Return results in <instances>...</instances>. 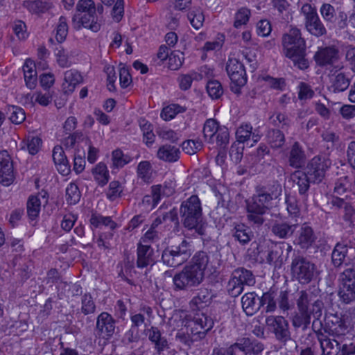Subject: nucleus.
Masks as SVG:
<instances>
[{
    "label": "nucleus",
    "instance_id": "obj_1",
    "mask_svg": "<svg viewBox=\"0 0 355 355\" xmlns=\"http://www.w3.org/2000/svg\"><path fill=\"white\" fill-rule=\"evenodd\" d=\"M209 264V257L205 252H197L191 262L173 277L174 289L185 291L199 286L204 280Z\"/></svg>",
    "mask_w": 355,
    "mask_h": 355
},
{
    "label": "nucleus",
    "instance_id": "obj_2",
    "mask_svg": "<svg viewBox=\"0 0 355 355\" xmlns=\"http://www.w3.org/2000/svg\"><path fill=\"white\" fill-rule=\"evenodd\" d=\"M297 300V312L292 317L291 322L294 328H302L305 330L311 323V316L313 315L319 323V318L322 315L324 304L322 300H317L311 303V295L305 291H301L298 293Z\"/></svg>",
    "mask_w": 355,
    "mask_h": 355
},
{
    "label": "nucleus",
    "instance_id": "obj_3",
    "mask_svg": "<svg viewBox=\"0 0 355 355\" xmlns=\"http://www.w3.org/2000/svg\"><path fill=\"white\" fill-rule=\"evenodd\" d=\"M284 55L291 59L295 67L301 70L306 69L309 62L306 57V43L302 37L300 30L291 28L282 36Z\"/></svg>",
    "mask_w": 355,
    "mask_h": 355
},
{
    "label": "nucleus",
    "instance_id": "obj_4",
    "mask_svg": "<svg viewBox=\"0 0 355 355\" xmlns=\"http://www.w3.org/2000/svg\"><path fill=\"white\" fill-rule=\"evenodd\" d=\"M213 326L214 321L211 318L204 313H198L188 322L185 330L178 331L176 338L184 345L191 346L194 342L204 338Z\"/></svg>",
    "mask_w": 355,
    "mask_h": 355
},
{
    "label": "nucleus",
    "instance_id": "obj_5",
    "mask_svg": "<svg viewBox=\"0 0 355 355\" xmlns=\"http://www.w3.org/2000/svg\"><path fill=\"white\" fill-rule=\"evenodd\" d=\"M183 225L188 230H195L199 235L205 234V223L202 219L201 202L196 195L184 200L180 208Z\"/></svg>",
    "mask_w": 355,
    "mask_h": 355
},
{
    "label": "nucleus",
    "instance_id": "obj_6",
    "mask_svg": "<svg viewBox=\"0 0 355 355\" xmlns=\"http://www.w3.org/2000/svg\"><path fill=\"white\" fill-rule=\"evenodd\" d=\"M271 205L272 200L257 188L256 193L247 201V218L249 222L257 227L262 225L265 221L263 216L269 210Z\"/></svg>",
    "mask_w": 355,
    "mask_h": 355
},
{
    "label": "nucleus",
    "instance_id": "obj_7",
    "mask_svg": "<svg viewBox=\"0 0 355 355\" xmlns=\"http://www.w3.org/2000/svg\"><path fill=\"white\" fill-rule=\"evenodd\" d=\"M193 252L192 242L182 239L178 245L168 246L164 249L162 260L168 266L177 267L186 262Z\"/></svg>",
    "mask_w": 355,
    "mask_h": 355
},
{
    "label": "nucleus",
    "instance_id": "obj_8",
    "mask_svg": "<svg viewBox=\"0 0 355 355\" xmlns=\"http://www.w3.org/2000/svg\"><path fill=\"white\" fill-rule=\"evenodd\" d=\"M291 268L293 276L303 284H309L317 274L315 263L302 255L292 259Z\"/></svg>",
    "mask_w": 355,
    "mask_h": 355
},
{
    "label": "nucleus",
    "instance_id": "obj_9",
    "mask_svg": "<svg viewBox=\"0 0 355 355\" xmlns=\"http://www.w3.org/2000/svg\"><path fill=\"white\" fill-rule=\"evenodd\" d=\"M331 165V161L327 157L315 156L309 162L306 172L312 182L320 183L324 179L326 172Z\"/></svg>",
    "mask_w": 355,
    "mask_h": 355
},
{
    "label": "nucleus",
    "instance_id": "obj_10",
    "mask_svg": "<svg viewBox=\"0 0 355 355\" xmlns=\"http://www.w3.org/2000/svg\"><path fill=\"white\" fill-rule=\"evenodd\" d=\"M312 328L320 343L322 349L321 355H338L340 345L343 341L335 338H330L325 334L322 329L321 321H319L318 328L316 327V321H313Z\"/></svg>",
    "mask_w": 355,
    "mask_h": 355
},
{
    "label": "nucleus",
    "instance_id": "obj_11",
    "mask_svg": "<svg viewBox=\"0 0 355 355\" xmlns=\"http://www.w3.org/2000/svg\"><path fill=\"white\" fill-rule=\"evenodd\" d=\"M266 323L279 342L286 343L291 340L288 322L283 316H268L266 319Z\"/></svg>",
    "mask_w": 355,
    "mask_h": 355
},
{
    "label": "nucleus",
    "instance_id": "obj_12",
    "mask_svg": "<svg viewBox=\"0 0 355 355\" xmlns=\"http://www.w3.org/2000/svg\"><path fill=\"white\" fill-rule=\"evenodd\" d=\"M302 15L304 17L305 28L309 33L316 37L327 33L326 28L319 18L315 8L305 6L302 8Z\"/></svg>",
    "mask_w": 355,
    "mask_h": 355
},
{
    "label": "nucleus",
    "instance_id": "obj_13",
    "mask_svg": "<svg viewBox=\"0 0 355 355\" xmlns=\"http://www.w3.org/2000/svg\"><path fill=\"white\" fill-rule=\"evenodd\" d=\"M96 11L74 15L72 19L73 27L80 29L83 26L94 32H97L101 28V20L96 15Z\"/></svg>",
    "mask_w": 355,
    "mask_h": 355
},
{
    "label": "nucleus",
    "instance_id": "obj_14",
    "mask_svg": "<svg viewBox=\"0 0 355 355\" xmlns=\"http://www.w3.org/2000/svg\"><path fill=\"white\" fill-rule=\"evenodd\" d=\"M115 331V320L107 312H102L96 319V334L99 338L109 339Z\"/></svg>",
    "mask_w": 355,
    "mask_h": 355
},
{
    "label": "nucleus",
    "instance_id": "obj_15",
    "mask_svg": "<svg viewBox=\"0 0 355 355\" xmlns=\"http://www.w3.org/2000/svg\"><path fill=\"white\" fill-rule=\"evenodd\" d=\"M14 180L15 173L11 157L6 150L0 151V184L8 187Z\"/></svg>",
    "mask_w": 355,
    "mask_h": 355
},
{
    "label": "nucleus",
    "instance_id": "obj_16",
    "mask_svg": "<svg viewBox=\"0 0 355 355\" xmlns=\"http://www.w3.org/2000/svg\"><path fill=\"white\" fill-rule=\"evenodd\" d=\"M320 12L323 19L331 24H337L340 28H344L346 26L347 15L342 11L337 13L335 8L330 3H323L320 8Z\"/></svg>",
    "mask_w": 355,
    "mask_h": 355
},
{
    "label": "nucleus",
    "instance_id": "obj_17",
    "mask_svg": "<svg viewBox=\"0 0 355 355\" xmlns=\"http://www.w3.org/2000/svg\"><path fill=\"white\" fill-rule=\"evenodd\" d=\"M316 239L317 236L313 228L306 223H304L297 230L294 244L302 250H308L315 243Z\"/></svg>",
    "mask_w": 355,
    "mask_h": 355
},
{
    "label": "nucleus",
    "instance_id": "obj_18",
    "mask_svg": "<svg viewBox=\"0 0 355 355\" xmlns=\"http://www.w3.org/2000/svg\"><path fill=\"white\" fill-rule=\"evenodd\" d=\"M226 71L232 83L244 85L246 83L245 71L243 64L238 59L230 58L226 66Z\"/></svg>",
    "mask_w": 355,
    "mask_h": 355
},
{
    "label": "nucleus",
    "instance_id": "obj_19",
    "mask_svg": "<svg viewBox=\"0 0 355 355\" xmlns=\"http://www.w3.org/2000/svg\"><path fill=\"white\" fill-rule=\"evenodd\" d=\"M236 354L243 352L244 355H257L263 349V345L257 340L243 338L233 344Z\"/></svg>",
    "mask_w": 355,
    "mask_h": 355
},
{
    "label": "nucleus",
    "instance_id": "obj_20",
    "mask_svg": "<svg viewBox=\"0 0 355 355\" xmlns=\"http://www.w3.org/2000/svg\"><path fill=\"white\" fill-rule=\"evenodd\" d=\"M141 311L144 312V313H139L133 314L130 317L132 326L127 334L128 336V340L130 342H135L139 340V334L137 331V328L145 324L146 318L144 314L147 315L148 317H150L153 313V310L149 306L143 308Z\"/></svg>",
    "mask_w": 355,
    "mask_h": 355
},
{
    "label": "nucleus",
    "instance_id": "obj_21",
    "mask_svg": "<svg viewBox=\"0 0 355 355\" xmlns=\"http://www.w3.org/2000/svg\"><path fill=\"white\" fill-rule=\"evenodd\" d=\"M338 50L334 46L320 48L314 55L317 64L321 67L331 65L338 59Z\"/></svg>",
    "mask_w": 355,
    "mask_h": 355
},
{
    "label": "nucleus",
    "instance_id": "obj_22",
    "mask_svg": "<svg viewBox=\"0 0 355 355\" xmlns=\"http://www.w3.org/2000/svg\"><path fill=\"white\" fill-rule=\"evenodd\" d=\"M149 340L154 345V349L157 355H164V352L169 349L167 339L162 335L156 327H151L147 330Z\"/></svg>",
    "mask_w": 355,
    "mask_h": 355
},
{
    "label": "nucleus",
    "instance_id": "obj_23",
    "mask_svg": "<svg viewBox=\"0 0 355 355\" xmlns=\"http://www.w3.org/2000/svg\"><path fill=\"white\" fill-rule=\"evenodd\" d=\"M175 192V183L173 181L165 182L163 185L157 184L152 187V198L153 207L159 201L162 196H170ZM150 196H146L144 200L149 202Z\"/></svg>",
    "mask_w": 355,
    "mask_h": 355
},
{
    "label": "nucleus",
    "instance_id": "obj_24",
    "mask_svg": "<svg viewBox=\"0 0 355 355\" xmlns=\"http://www.w3.org/2000/svg\"><path fill=\"white\" fill-rule=\"evenodd\" d=\"M288 164L293 168L302 167L306 162V154L299 142L295 141L291 147L288 155Z\"/></svg>",
    "mask_w": 355,
    "mask_h": 355
},
{
    "label": "nucleus",
    "instance_id": "obj_25",
    "mask_svg": "<svg viewBox=\"0 0 355 355\" xmlns=\"http://www.w3.org/2000/svg\"><path fill=\"white\" fill-rule=\"evenodd\" d=\"M297 223L287 221H275L271 227L272 233L279 239H286L297 230Z\"/></svg>",
    "mask_w": 355,
    "mask_h": 355
},
{
    "label": "nucleus",
    "instance_id": "obj_26",
    "mask_svg": "<svg viewBox=\"0 0 355 355\" xmlns=\"http://www.w3.org/2000/svg\"><path fill=\"white\" fill-rule=\"evenodd\" d=\"M82 82L83 77L77 70L70 69L66 71L64 73V81L62 85L64 93L67 94L73 93L76 86Z\"/></svg>",
    "mask_w": 355,
    "mask_h": 355
},
{
    "label": "nucleus",
    "instance_id": "obj_27",
    "mask_svg": "<svg viewBox=\"0 0 355 355\" xmlns=\"http://www.w3.org/2000/svg\"><path fill=\"white\" fill-rule=\"evenodd\" d=\"M236 141L243 144L244 142H248L252 140V144L250 146H253V144L258 142L260 139V135L257 132L256 130L252 131V127L251 125L245 123L241 124L236 130Z\"/></svg>",
    "mask_w": 355,
    "mask_h": 355
},
{
    "label": "nucleus",
    "instance_id": "obj_28",
    "mask_svg": "<svg viewBox=\"0 0 355 355\" xmlns=\"http://www.w3.org/2000/svg\"><path fill=\"white\" fill-rule=\"evenodd\" d=\"M153 249L150 245L139 244L137 247V267L143 268L153 264Z\"/></svg>",
    "mask_w": 355,
    "mask_h": 355
},
{
    "label": "nucleus",
    "instance_id": "obj_29",
    "mask_svg": "<svg viewBox=\"0 0 355 355\" xmlns=\"http://www.w3.org/2000/svg\"><path fill=\"white\" fill-rule=\"evenodd\" d=\"M180 151L178 148L171 145H163L157 150V157L164 162H175L180 158Z\"/></svg>",
    "mask_w": 355,
    "mask_h": 355
},
{
    "label": "nucleus",
    "instance_id": "obj_30",
    "mask_svg": "<svg viewBox=\"0 0 355 355\" xmlns=\"http://www.w3.org/2000/svg\"><path fill=\"white\" fill-rule=\"evenodd\" d=\"M254 293H248L241 298L242 307L248 315H253L260 308L259 300Z\"/></svg>",
    "mask_w": 355,
    "mask_h": 355
},
{
    "label": "nucleus",
    "instance_id": "obj_31",
    "mask_svg": "<svg viewBox=\"0 0 355 355\" xmlns=\"http://www.w3.org/2000/svg\"><path fill=\"white\" fill-rule=\"evenodd\" d=\"M291 179L298 187V191L300 195H305L312 182L306 172L296 171L291 175Z\"/></svg>",
    "mask_w": 355,
    "mask_h": 355
},
{
    "label": "nucleus",
    "instance_id": "obj_32",
    "mask_svg": "<svg viewBox=\"0 0 355 355\" xmlns=\"http://www.w3.org/2000/svg\"><path fill=\"white\" fill-rule=\"evenodd\" d=\"M23 6L31 12L40 14L48 11L53 3L47 0H28L24 2Z\"/></svg>",
    "mask_w": 355,
    "mask_h": 355
},
{
    "label": "nucleus",
    "instance_id": "obj_33",
    "mask_svg": "<svg viewBox=\"0 0 355 355\" xmlns=\"http://www.w3.org/2000/svg\"><path fill=\"white\" fill-rule=\"evenodd\" d=\"M92 175L97 184L101 186H105L109 181L110 174L106 165L102 162L98 163L93 169Z\"/></svg>",
    "mask_w": 355,
    "mask_h": 355
},
{
    "label": "nucleus",
    "instance_id": "obj_34",
    "mask_svg": "<svg viewBox=\"0 0 355 355\" xmlns=\"http://www.w3.org/2000/svg\"><path fill=\"white\" fill-rule=\"evenodd\" d=\"M331 87L334 92H340L346 90L349 84V78L343 72L333 74L331 78Z\"/></svg>",
    "mask_w": 355,
    "mask_h": 355
},
{
    "label": "nucleus",
    "instance_id": "obj_35",
    "mask_svg": "<svg viewBox=\"0 0 355 355\" xmlns=\"http://www.w3.org/2000/svg\"><path fill=\"white\" fill-rule=\"evenodd\" d=\"M24 80L26 86L32 89L35 88L37 83V73L35 64L31 61H26L23 66Z\"/></svg>",
    "mask_w": 355,
    "mask_h": 355
},
{
    "label": "nucleus",
    "instance_id": "obj_36",
    "mask_svg": "<svg viewBox=\"0 0 355 355\" xmlns=\"http://www.w3.org/2000/svg\"><path fill=\"white\" fill-rule=\"evenodd\" d=\"M257 188L272 201L277 199L282 193V185L277 181L272 182L266 186L257 187Z\"/></svg>",
    "mask_w": 355,
    "mask_h": 355
},
{
    "label": "nucleus",
    "instance_id": "obj_37",
    "mask_svg": "<svg viewBox=\"0 0 355 355\" xmlns=\"http://www.w3.org/2000/svg\"><path fill=\"white\" fill-rule=\"evenodd\" d=\"M187 19L193 28L200 29L205 21L202 10L200 7H193L187 13Z\"/></svg>",
    "mask_w": 355,
    "mask_h": 355
},
{
    "label": "nucleus",
    "instance_id": "obj_38",
    "mask_svg": "<svg viewBox=\"0 0 355 355\" xmlns=\"http://www.w3.org/2000/svg\"><path fill=\"white\" fill-rule=\"evenodd\" d=\"M235 279H237L242 286H253L255 284V279L250 270L243 268L234 270L232 272Z\"/></svg>",
    "mask_w": 355,
    "mask_h": 355
},
{
    "label": "nucleus",
    "instance_id": "obj_39",
    "mask_svg": "<svg viewBox=\"0 0 355 355\" xmlns=\"http://www.w3.org/2000/svg\"><path fill=\"white\" fill-rule=\"evenodd\" d=\"M20 145L21 149H27L30 154L35 155L41 147L42 139L37 136L29 135Z\"/></svg>",
    "mask_w": 355,
    "mask_h": 355
},
{
    "label": "nucleus",
    "instance_id": "obj_40",
    "mask_svg": "<svg viewBox=\"0 0 355 355\" xmlns=\"http://www.w3.org/2000/svg\"><path fill=\"white\" fill-rule=\"evenodd\" d=\"M41 200L39 196H31L27 201V214L33 220L39 215L41 208Z\"/></svg>",
    "mask_w": 355,
    "mask_h": 355
},
{
    "label": "nucleus",
    "instance_id": "obj_41",
    "mask_svg": "<svg viewBox=\"0 0 355 355\" xmlns=\"http://www.w3.org/2000/svg\"><path fill=\"white\" fill-rule=\"evenodd\" d=\"M347 245L338 243L335 246L332 254V263L336 267L341 266L347 253Z\"/></svg>",
    "mask_w": 355,
    "mask_h": 355
},
{
    "label": "nucleus",
    "instance_id": "obj_42",
    "mask_svg": "<svg viewBox=\"0 0 355 355\" xmlns=\"http://www.w3.org/2000/svg\"><path fill=\"white\" fill-rule=\"evenodd\" d=\"M347 331V327L344 322L338 325L331 326L330 328H324L323 332L325 334H327L328 336L335 338L338 340L343 341L345 338Z\"/></svg>",
    "mask_w": 355,
    "mask_h": 355
},
{
    "label": "nucleus",
    "instance_id": "obj_43",
    "mask_svg": "<svg viewBox=\"0 0 355 355\" xmlns=\"http://www.w3.org/2000/svg\"><path fill=\"white\" fill-rule=\"evenodd\" d=\"M90 223L95 227H99L101 225L109 227L111 230L115 229L116 224L110 216H103L97 213H93L90 218Z\"/></svg>",
    "mask_w": 355,
    "mask_h": 355
},
{
    "label": "nucleus",
    "instance_id": "obj_44",
    "mask_svg": "<svg viewBox=\"0 0 355 355\" xmlns=\"http://www.w3.org/2000/svg\"><path fill=\"white\" fill-rule=\"evenodd\" d=\"M267 138L272 148H281L285 143L284 135L279 130H270L268 132Z\"/></svg>",
    "mask_w": 355,
    "mask_h": 355
},
{
    "label": "nucleus",
    "instance_id": "obj_45",
    "mask_svg": "<svg viewBox=\"0 0 355 355\" xmlns=\"http://www.w3.org/2000/svg\"><path fill=\"white\" fill-rule=\"evenodd\" d=\"M137 175L143 182L149 183L152 181L153 169L148 161L141 162L137 166Z\"/></svg>",
    "mask_w": 355,
    "mask_h": 355
},
{
    "label": "nucleus",
    "instance_id": "obj_46",
    "mask_svg": "<svg viewBox=\"0 0 355 355\" xmlns=\"http://www.w3.org/2000/svg\"><path fill=\"white\" fill-rule=\"evenodd\" d=\"M7 114L10 121L14 124H21L26 119L24 110L18 106H10L8 107Z\"/></svg>",
    "mask_w": 355,
    "mask_h": 355
},
{
    "label": "nucleus",
    "instance_id": "obj_47",
    "mask_svg": "<svg viewBox=\"0 0 355 355\" xmlns=\"http://www.w3.org/2000/svg\"><path fill=\"white\" fill-rule=\"evenodd\" d=\"M251 233L249 228L243 225H239L234 228L233 236L240 243L245 245L251 240Z\"/></svg>",
    "mask_w": 355,
    "mask_h": 355
},
{
    "label": "nucleus",
    "instance_id": "obj_48",
    "mask_svg": "<svg viewBox=\"0 0 355 355\" xmlns=\"http://www.w3.org/2000/svg\"><path fill=\"white\" fill-rule=\"evenodd\" d=\"M251 15L250 10L246 7H242L237 10L234 15V26L236 28L246 24Z\"/></svg>",
    "mask_w": 355,
    "mask_h": 355
},
{
    "label": "nucleus",
    "instance_id": "obj_49",
    "mask_svg": "<svg viewBox=\"0 0 355 355\" xmlns=\"http://www.w3.org/2000/svg\"><path fill=\"white\" fill-rule=\"evenodd\" d=\"M185 108L178 104H171L163 108L161 112V117L165 121H169L173 119L178 114L182 113Z\"/></svg>",
    "mask_w": 355,
    "mask_h": 355
},
{
    "label": "nucleus",
    "instance_id": "obj_50",
    "mask_svg": "<svg viewBox=\"0 0 355 355\" xmlns=\"http://www.w3.org/2000/svg\"><path fill=\"white\" fill-rule=\"evenodd\" d=\"M207 91L213 99L220 98L224 92L221 83L216 80H211L207 83Z\"/></svg>",
    "mask_w": 355,
    "mask_h": 355
},
{
    "label": "nucleus",
    "instance_id": "obj_51",
    "mask_svg": "<svg viewBox=\"0 0 355 355\" xmlns=\"http://www.w3.org/2000/svg\"><path fill=\"white\" fill-rule=\"evenodd\" d=\"M338 296L340 300L345 304L354 302L355 300V287L340 286Z\"/></svg>",
    "mask_w": 355,
    "mask_h": 355
},
{
    "label": "nucleus",
    "instance_id": "obj_52",
    "mask_svg": "<svg viewBox=\"0 0 355 355\" xmlns=\"http://www.w3.org/2000/svg\"><path fill=\"white\" fill-rule=\"evenodd\" d=\"M96 304L90 293H85L81 300V311L85 315L94 313L96 311Z\"/></svg>",
    "mask_w": 355,
    "mask_h": 355
},
{
    "label": "nucleus",
    "instance_id": "obj_53",
    "mask_svg": "<svg viewBox=\"0 0 355 355\" xmlns=\"http://www.w3.org/2000/svg\"><path fill=\"white\" fill-rule=\"evenodd\" d=\"M80 199V192L78 186L70 183L66 189V200L69 204L75 205Z\"/></svg>",
    "mask_w": 355,
    "mask_h": 355
},
{
    "label": "nucleus",
    "instance_id": "obj_54",
    "mask_svg": "<svg viewBox=\"0 0 355 355\" xmlns=\"http://www.w3.org/2000/svg\"><path fill=\"white\" fill-rule=\"evenodd\" d=\"M220 128V127L218 125V122L215 119H207L205 123L203 128V135L205 138L211 140Z\"/></svg>",
    "mask_w": 355,
    "mask_h": 355
},
{
    "label": "nucleus",
    "instance_id": "obj_55",
    "mask_svg": "<svg viewBox=\"0 0 355 355\" xmlns=\"http://www.w3.org/2000/svg\"><path fill=\"white\" fill-rule=\"evenodd\" d=\"M260 306L266 305V312H273L276 309V302L275 300V295L272 292H266L263 294L259 299Z\"/></svg>",
    "mask_w": 355,
    "mask_h": 355
},
{
    "label": "nucleus",
    "instance_id": "obj_56",
    "mask_svg": "<svg viewBox=\"0 0 355 355\" xmlns=\"http://www.w3.org/2000/svg\"><path fill=\"white\" fill-rule=\"evenodd\" d=\"M68 34V25L67 23V19L61 16L59 19L58 24L56 27V40L61 43L65 40Z\"/></svg>",
    "mask_w": 355,
    "mask_h": 355
},
{
    "label": "nucleus",
    "instance_id": "obj_57",
    "mask_svg": "<svg viewBox=\"0 0 355 355\" xmlns=\"http://www.w3.org/2000/svg\"><path fill=\"white\" fill-rule=\"evenodd\" d=\"M200 75L196 72H191L188 74H181L178 78L179 87L182 90L189 89L192 84L193 80L198 78Z\"/></svg>",
    "mask_w": 355,
    "mask_h": 355
},
{
    "label": "nucleus",
    "instance_id": "obj_58",
    "mask_svg": "<svg viewBox=\"0 0 355 355\" xmlns=\"http://www.w3.org/2000/svg\"><path fill=\"white\" fill-rule=\"evenodd\" d=\"M122 192L123 188L121 183L119 181L114 180L109 184L106 196L110 200L113 201L120 197Z\"/></svg>",
    "mask_w": 355,
    "mask_h": 355
},
{
    "label": "nucleus",
    "instance_id": "obj_59",
    "mask_svg": "<svg viewBox=\"0 0 355 355\" xmlns=\"http://www.w3.org/2000/svg\"><path fill=\"white\" fill-rule=\"evenodd\" d=\"M340 286L355 287V270L347 268L340 276Z\"/></svg>",
    "mask_w": 355,
    "mask_h": 355
},
{
    "label": "nucleus",
    "instance_id": "obj_60",
    "mask_svg": "<svg viewBox=\"0 0 355 355\" xmlns=\"http://www.w3.org/2000/svg\"><path fill=\"white\" fill-rule=\"evenodd\" d=\"M55 55L56 56L57 62L61 67H68L71 65L69 60L68 52L63 46H59L55 50Z\"/></svg>",
    "mask_w": 355,
    "mask_h": 355
},
{
    "label": "nucleus",
    "instance_id": "obj_61",
    "mask_svg": "<svg viewBox=\"0 0 355 355\" xmlns=\"http://www.w3.org/2000/svg\"><path fill=\"white\" fill-rule=\"evenodd\" d=\"M228 293L232 297L239 296L243 290V286L239 282L237 279H235L234 275H232L231 279L229 280L227 286Z\"/></svg>",
    "mask_w": 355,
    "mask_h": 355
},
{
    "label": "nucleus",
    "instance_id": "obj_62",
    "mask_svg": "<svg viewBox=\"0 0 355 355\" xmlns=\"http://www.w3.org/2000/svg\"><path fill=\"white\" fill-rule=\"evenodd\" d=\"M112 163L116 168H121L130 162V157L124 155L121 150H115L112 152Z\"/></svg>",
    "mask_w": 355,
    "mask_h": 355
},
{
    "label": "nucleus",
    "instance_id": "obj_63",
    "mask_svg": "<svg viewBox=\"0 0 355 355\" xmlns=\"http://www.w3.org/2000/svg\"><path fill=\"white\" fill-rule=\"evenodd\" d=\"M184 54L180 51H175L170 54L168 57V67L171 70H177L184 62Z\"/></svg>",
    "mask_w": 355,
    "mask_h": 355
},
{
    "label": "nucleus",
    "instance_id": "obj_64",
    "mask_svg": "<svg viewBox=\"0 0 355 355\" xmlns=\"http://www.w3.org/2000/svg\"><path fill=\"white\" fill-rule=\"evenodd\" d=\"M202 144L200 140H187L182 143L183 151L187 154L193 155L202 148Z\"/></svg>",
    "mask_w": 355,
    "mask_h": 355
}]
</instances>
